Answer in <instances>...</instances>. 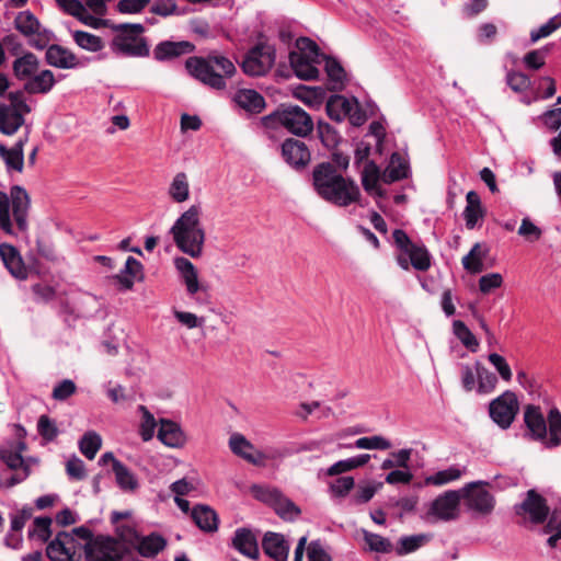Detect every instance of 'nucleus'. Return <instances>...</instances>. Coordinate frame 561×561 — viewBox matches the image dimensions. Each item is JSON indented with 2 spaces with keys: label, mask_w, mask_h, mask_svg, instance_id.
I'll list each match as a JSON object with an SVG mask.
<instances>
[{
  "label": "nucleus",
  "mask_w": 561,
  "mask_h": 561,
  "mask_svg": "<svg viewBox=\"0 0 561 561\" xmlns=\"http://www.w3.org/2000/svg\"><path fill=\"white\" fill-rule=\"evenodd\" d=\"M312 185L322 199L340 207L357 203L360 197L359 187L354 180L343 176L329 161L314 167Z\"/></svg>",
  "instance_id": "1"
},
{
  "label": "nucleus",
  "mask_w": 561,
  "mask_h": 561,
  "mask_svg": "<svg viewBox=\"0 0 561 561\" xmlns=\"http://www.w3.org/2000/svg\"><path fill=\"white\" fill-rule=\"evenodd\" d=\"M523 421L526 436L530 440L540 442L547 448L561 446V412L558 408L549 410L545 416L539 405H524Z\"/></svg>",
  "instance_id": "2"
},
{
  "label": "nucleus",
  "mask_w": 561,
  "mask_h": 561,
  "mask_svg": "<svg viewBox=\"0 0 561 561\" xmlns=\"http://www.w3.org/2000/svg\"><path fill=\"white\" fill-rule=\"evenodd\" d=\"M201 216V206L192 205L175 220L170 229L176 248L193 259H197L203 254L206 239Z\"/></svg>",
  "instance_id": "3"
},
{
  "label": "nucleus",
  "mask_w": 561,
  "mask_h": 561,
  "mask_svg": "<svg viewBox=\"0 0 561 561\" xmlns=\"http://www.w3.org/2000/svg\"><path fill=\"white\" fill-rule=\"evenodd\" d=\"M188 72L205 85L216 90L226 89V78H231L237 69L233 62L221 55L190 57L185 62Z\"/></svg>",
  "instance_id": "4"
},
{
  "label": "nucleus",
  "mask_w": 561,
  "mask_h": 561,
  "mask_svg": "<svg viewBox=\"0 0 561 561\" xmlns=\"http://www.w3.org/2000/svg\"><path fill=\"white\" fill-rule=\"evenodd\" d=\"M12 206V217L18 229L22 232L28 228V211L31 198L25 188L14 185L10 188V194L0 191V228L8 234H13V224L10 214Z\"/></svg>",
  "instance_id": "5"
},
{
  "label": "nucleus",
  "mask_w": 561,
  "mask_h": 561,
  "mask_svg": "<svg viewBox=\"0 0 561 561\" xmlns=\"http://www.w3.org/2000/svg\"><path fill=\"white\" fill-rule=\"evenodd\" d=\"M262 124L267 128L284 127L288 133L305 138L309 136L314 123L310 114L294 104H280L273 113L262 117Z\"/></svg>",
  "instance_id": "6"
},
{
  "label": "nucleus",
  "mask_w": 561,
  "mask_h": 561,
  "mask_svg": "<svg viewBox=\"0 0 561 561\" xmlns=\"http://www.w3.org/2000/svg\"><path fill=\"white\" fill-rule=\"evenodd\" d=\"M113 31L117 34L113 38V49L124 57H147L149 56V46L146 38L139 37L145 32V27L139 23H122L113 25Z\"/></svg>",
  "instance_id": "7"
},
{
  "label": "nucleus",
  "mask_w": 561,
  "mask_h": 561,
  "mask_svg": "<svg viewBox=\"0 0 561 561\" xmlns=\"http://www.w3.org/2000/svg\"><path fill=\"white\" fill-rule=\"evenodd\" d=\"M489 486L490 483L486 481H473L459 490L468 510L480 516H488L493 512L495 497L488 490Z\"/></svg>",
  "instance_id": "8"
},
{
  "label": "nucleus",
  "mask_w": 561,
  "mask_h": 561,
  "mask_svg": "<svg viewBox=\"0 0 561 561\" xmlns=\"http://www.w3.org/2000/svg\"><path fill=\"white\" fill-rule=\"evenodd\" d=\"M275 59V47L265 43H259L245 54L240 66L248 76L262 77L272 69Z\"/></svg>",
  "instance_id": "9"
},
{
  "label": "nucleus",
  "mask_w": 561,
  "mask_h": 561,
  "mask_svg": "<svg viewBox=\"0 0 561 561\" xmlns=\"http://www.w3.org/2000/svg\"><path fill=\"white\" fill-rule=\"evenodd\" d=\"M85 561H122L127 550L121 547L113 536L96 535L91 542H85Z\"/></svg>",
  "instance_id": "10"
},
{
  "label": "nucleus",
  "mask_w": 561,
  "mask_h": 561,
  "mask_svg": "<svg viewBox=\"0 0 561 561\" xmlns=\"http://www.w3.org/2000/svg\"><path fill=\"white\" fill-rule=\"evenodd\" d=\"M519 412V401L515 392L504 391L489 403L491 420L502 430L511 427Z\"/></svg>",
  "instance_id": "11"
},
{
  "label": "nucleus",
  "mask_w": 561,
  "mask_h": 561,
  "mask_svg": "<svg viewBox=\"0 0 561 561\" xmlns=\"http://www.w3.org/2000/svg\"><path fill=\"white\" fill-rule=\"evenodd\" d=\"M460 501L459 490H448L431 503L427 516L440 522L456 520L460 515Z\"/></svg>",
  "instance_id": "12"
},
{
  "label": "nucleus",
  "mask_w": 561,
  "mask_h": 561,
  "mask_svg": "<svg viewBox=\"0 0 561 561\" xmlns=\"http://www.w3.org/2000/svg\"><path fill=\"white\" fill-rule=\"evenodd\" d=\"M282 157L296 171L306 169L311 161V151L300 139L286 138L282 146Z\"/></svg>",
  "instance_id": "13"
},
{
  "label": "nucleus",
  "mask_w": 561,
  "mask_h": 561,
  "mask_svg": "<svg viewBox=\"0 0 561 561\" xmlns=\"http://www.w3.org/2000/svg\"><path fill=\"white\" fill-rule=\"evenodd\" d=\"M77 541L67 531H59L46 548L50 561H79L76 559Z\"/></svg>",
  "instance_id": "14"
},
{
  "label": "nucleus",
  "mask_w": 561,
  "mask_h": 561,
  "mask_svg": "<svg viewBox=\"0 0 561 561\" xmlns=\"http://www.w3.org/2000/svg\"><path fill=\"white\" fill-rule=\"evenodd\" d=\"M549 512L550 508L547 500L536 490L527 491L526 499L516 506V514L529 515L530 522L534 524H542L547 519Z\"/></svg>",
  "instance_id": "15"
},
{
  "label": "nucleus",
  "mask_w": 561,
  "mask_h": 561,
  "mask_svg": "<svg viewBox=\"0 0 561 561\" xmlns=\"http://www.w3.org/2000/svg\"><path fill=\"white\" fill-rule=\"evenodd\" d=\"M231 546L239 553L249 559L256 561L260 558L257 537L251 528H237L231 539Z\"/></svg>",
  "instance_id": "16"
},
{
  "label": "nucleus",
  "mask_w": 561,
  "mask_h": 561,
  "mask_svg": "<svg viewBox=\"0 0 561 561\" xmlns=\"http://www.w3.org/2000/svg\"><path fill=\"white\" fill-rule=\"evenodd\" d=\"M231 451L254 466H264L266 456L241 434H233L229 438Z\"/></svg>",
  "instance_id": "17"
},
{
  "label": "nucleus",
  "mask_w": 561,
  "mask_h": 561,
  "mask_svg": "<svg viewBox=\"0 0 561 561\" xmlns=\"http://www.w3.org/2000/svg\"><path fill=\"white\" fill-rule=\"evenodd\" d=\"M174 266L181 275L185 284L187 294L193 297L198 291H206V286L202 285L198 280L197 270L194 264L184 256L174 259Z\"/></svg>",
  "instance_id": "18"
},
{
  "label": "nucleus",
  "mask_w": 561,
  "mask_h": 561,
  "mask_svg": "<svg viewBox=\"0 0 561 561\" xmlns=\"http://www.w3.org/2000/svg\"><path fill=\"white\" fill-rule=\"evenodd\" d=\"M0 257L12 276L19 279L27 278V270L18 249L9 243L0 244Z\"/></svg>",
  "instance_id": "19"
},
{
  "label": "nucleus",
  "mask_w": 561,
  "mask_h": 561,
  "mask_svg": "<svg viewBox=\"0 0 561 561\" xmlns=\"http://www.w3.org/2000/svg\"><path fill=\"white\" fill-rule=\"evenodd\" d=\"M45 58L48 65L60 69H72L79 65L77 56L58 44H53L47 48Z\"/></svg>",
  "instance_id": "20"
},
{
  "label": "nucleus",
  "mask_w": 561,
  "mask_h": 561,
  "mask_svg": "<svg viewBox=\"0 0 561 561\" xmlns=\"http://www.w3.org/2000/svg\"><path fill=\"white\" fill-rule=\"evenodd\" d=\"M195 46L191 42L181 41V42H171L164 41L159 43L154 50L153 56L159 61H164L168 59L176 58L179 56L190 54L194 51Z\"/></svg>",
  "instance_id": "21"
},
{
  "label": "nucleus",
  "mask_w": 561,
  "mask_h": 561,
  "mask_svg": "<svg viewBox=\"0 0 561 561\" xmlns=\"http://www.w3.org/2000/svg\"><path fill=\"white\" fill-rule=\"evenodd\" d=\"M191 517L195 525L205 533H215L218 530V514L206 504L195 505L191 512Z\"/></svg>",
  "instance_id": "22"
},
{
  "label": "nucleus",
  "mask_w": 561,
  "mask_h": 561,
  "mask_svg": "<svg viewBox=\"0 0 561 561\" xmlns=\"http://www.w3.org/2000/svg\"><path fill=\"white\" fill-rule=\"evenodd\" d=\"M262 548L275 561H287L289 546L283 535L267 531L262 539Z\"/></svg>",
  "instance_id": "23"
},
{
  "label": "nucleus",
  "mask_w": 561,
  "mask_h": 561,
  "mask_svg": "<svg viewBox=\"0 0 561 561\" xmlns=\"http://www.w3.org/2000/svg\"><path fill=\"white\" fill-rule=\"evenodd\" d=\"M289 64L295 75L301 80H314L319 77V70L316 67L319 62H313L309 56L293 50L289 53Z\"/></svg>",
  "instance_id": "24"
},
{
  "label": "nucleus",
  "mask_w": 561,
  "mask_h": 561,
  "mask_svg": "<svg viewBox=\"0 0 561 561\" xmlns=\"http://www.w3.org/2000/svg\"><path fill=\"white\" fill-rule=\"evenodd\" d=\"M56 83L53 71L45 69L36 72L30 80H27L23 90L28 94H47L51 91Z\"/></svg>",
  "instance_id": "25"
},
{
  "label": "nucleus",
  "mask_w": 561,
  "mask_h": 561,
  "mask_svg": "<svg viewBox=\"0 0 561 561\" xmlns=\"http://www.w3.org/2000/svg\"><path fill=\"white\" fill-rule=\"evenodd\" d=\"M24 123V114L13 107H7L4 103H0V131L3 135H14Z\"/></svg>",
  "instance_id": "26"
},
{
  "label": "nucleus",
  "mask_w": 561,
  "mask_h": 561,
  "mask_svg": "<svg viewBox=\"0 0 561 561\" xmlns=\"http://www.w3.org/2000/svg\"><path fill=\"white\" fill-rule=\"evenodd\" d=\"M39 68V59L31 51L24 53L12 64L13 75L18 80H30Z\"/></svg>",
  "instance_id": "27"
},
{
  "label": "nucleus",
  "mask_w": 561,
  "mask_h": 561,
  "mask_svg": "<svg viewBox=\"0 0 561 561\" xmlns=\"http://www.w3.org/2000/svg\"><path fill=\"white\" fill-rule=\"evenodd\" d=\"M158 438L167 446L181 447L185 443V436L180 427L173 421L162 419L158 430Z\"/></svg>",
  "instance_id": "28"
},
{
  "label": "nucleus",
  "mask_w": 561,
  "mask_h": 561,
  "mask_svg": "<svg viewBox=\"0 0 561 561\" xmlns=\"http://www.w3.org/2000/svg\"><path fill=\"white\" fill-rule=\"evenodd\" d=\"M236 103L252 114H259L265 108L264 98L252 89H241L236 93Z\"/></svg>",
  "instance_id": "29"
},
{
  "label": "nucleus",
  "mask_w": 561,
  "mask_h": 561,
  "mask_svg": "<svg viewBox=\"0 0 561 561\" xmlns=\"http://www.w3.org/2000/svg\"><path fill=\"white\" fill-rule=\"evenodd\" d=\"M409 163L399 152H393L390 157V163L386 168L381 180L386 184L407 179L409 176Z\"/></svg>",
  "instance_id": "30"
},
{
  "label": "nucleus",
  "mask_w": 561,
  "mask_h": 561,
  "mask_svg": "<svg viewBox=\"0 0 561 561\" xmlns=\"http://www.w3.org/2000/svg\"><path fill=\"white\" fill-rule=\"evenodd\" d=\"M165 546L167 540L161 535L152 533L145 537L139 535L135 550L144 558H154Z\"/></svg>",
  "instance_id": "31"
},
{
  "label": "nucleus",
  "mask_w": 561,
  "mask_h": 561,
  "mask_svg": "<svg viewBox=\"0 0 561 561\" xmlns=\"http://www.w3.org/2000/svg\"><path fill=\"white\" fill-rule=\"evenodd\" d=\"M467 206L463 210V218L466 227L473 229L479 219H482L485 215V209L482 207L479 194L476 191H469L466 196Z\"/></svg>",
  "instance_id": "32"
},
{
  "label": "nucleus",
  "mask_w": 561,
  "mask_h": 561,
  "mask_svg": "<svg viewBox=\"0 0 561 561\" xmlns=\"http://www.w3.org/2000/svg\"><path fill=\"white\" fill-rule=\"evenodd\" d=\"M324 70L330 81V91H342L345 88L346 72L339 60L332 56H323Z\"/></svg>",
  "instance_id": "33"
},
{
  "label": "nucleus",
  "mask_w": 561,
  "mask_h": 561,
  "mask_svg": "<svg viewBox=\"0 0 561 561\" xmlns=\"http://www.w3.org/2000/svg\"><path fill=\"white\" fill-rule=\"evenodd\" d=\"M115 482L124 493H135L140 484L136 474L123 462L114 463Z\"/></svg>",
  "instance_id": "34"
},
{
  "label": "nucleus",
  "mask_w": 561,
  "mask_h": 561,
  "mask_svg": "<svg viewBox=\"0 0 561 561\" xmlns=\"http://www.w3.org/2000/svg\"><path fill=\"white\" fill-rule=\"evenodd\" d=\"M0 158L3 160L8 172L21 173L23 171L24 153H22L21 145L7 148L3 144H0Z\"/></svg>",
  "instance_id": "35"
},
{
  "label": "nucleus",
  "mask_w": 561,
  "mask_h": 561,
  "mask_svg": "<svg viewBox=\"0 0 561 561\" xmlns=\"http://www.w3.org/2000/svg\"><path fill=\"white\" fill-rule=\"evenodd\" d=\"M352 104L353 101H350L343 95L335 94L331 95L327 101L325 111L331 119L340 123L347 116Z\"/></svg>",
  "instance_id": "36"
},
{
  "label": "nucleus",
  "mask_w": 561,
  "mask_h": 561,
  "mask_svg": "<svg viewBox=\"0 0 561 561\" xmlns=\"http://www.w3.org/2000/svg\"><path fill=\"white\" fill-rule=\"evenodd\" d=\"M488 250L477 242L473 244L467 255L462 257V265L471 274H479L484 271L483 260L486 257Z\"/></svg>",
  "instance_id": "37"
},
{
  "label": "nucleus",
  "mask_w": 561,
  "mask_h": 561,
  "mask_svg": "<svg viewBox=\"0 0 561 561\" xmlns=\"http://www.w3.org/2000/svg\"><path fill=\"white\" fill-rule=\"evenodd\" d=\"M294 96L310 107H318L322 104L325 93L322 88L298 85L294 90Z\"/></svg>",
  "instance_id": "38"
},
{
  "label": "nucleus",
  "mask_w": 561,
  "mask_h": 561,
  "mask_svg": "<svg viewBox=\"0 0 561 561\" xmlns=\"http://www.w3.org/2000/svg\"><path fill=\"white\" fill-rule=\"evenodd\" d=\"M118 545L127 550V556H131L135 550V545L139 539V534L135 527L126 524L117 525L115 527V536Z\"/></svg>",
  "instance_id": "39"
},
{
  "label": "nucleus",
  "mask_w": 561,
  "mask_h": 561,
  "mask_svg": "<svg viewBox=\"0 0 561 561\" xmlns=\"http://www.w3.org/2000/svg\"><path fill=\"white\" fill-rule=\"evenodd\" d=\"M124 273L126 275H117L116 279L125 289L134 287L135 279L142 278V264L133 256H128L125 263Z\"/></svg>",
  "instance_id": "40"
},
{
  "label": "nucleus",
  "mask_w": 561,
  "mask_h": 561,
  "mask_svg": "<svg viewBox=\"0 0 561 561\" xmlns=\"http://www.w3.org/2000/svg\"><path fill=\"white\" fill-rule=\"evenodd\" d=\"M476 374L478 393L488 394L495 390L496 385L499 382L496 375L489 370L480 362H476Z\"/></svg>",
  "instance_id": "41"
},
{
  "label": "nucleus",
  "mask_w": 561,
  "mask_h": 561,
  "mask_svg": "<svg viewBox=\"0 0 561 561\" xmlns=\"http://www.w3.org/2000/svg\"><path fill=\"white\" fill-rule=\"evenodd\" d=\"M14 26L24 36H32L39 34L41 23L31 11H23L16 15Z\"/></svg>",
  "instance_id": "42"
},
{
  "label": "nucleus",
  "mask_w": 561,
  "mask_h": 561,
  "mask_svg": "<svg viewBox=\"0 0 561 561\" xmlns=\"http://www.w3.org/2000/svg\"><path fill=\"white\" fill-rule=\"evenodd\" d=\"M317 134L322 146L328 150L336 149V146L342 139L337 130L332 125L323 121H318Z\"/></svg>",
  "instance_id": "43"
},
{
  "label": "nucleus",
  "mask_w": 561,
  "mask_h": 561,
  "mask_svg": "<svg viewBox=\"0 0 561 561\" xmlns=\"http://www.w3.org/2000/svg\"><path fill=\"white\" fill-rule=\"evenodd\" d=\"M169 194L175 203H183L188 199L190 184L184 172L178 173L169 187Z\"/></svg>",
  "instance_id": "44"
},
{
  "label": "nucleus",
  "mask_w": 561,
  "mask_h": 561,
  "mask_svg": "<svg viewBox=\"0 0 561 561\" xmlns=\"http://www.w3.org/2000/svg\"><path fill=\"white\" fill-rule=\"evenodd\" d=\"M101 446L102 438L93 431L87 432L79 440V449L89 460L94 459Z\"/></svg>",
  "instance_id": "45"
},
{
  "label": "nucleus",
  "mask_w": 561,
  "mask_h": 561,
  "mask_svg": "<svg viewBox=\"0 0 561 561\" xmlns=\"http://www.w3.org/2000/svg\"><path fill=\"white\" fill-rule=\"evenodd\" d=\"M405 254L415 270L425 272L431 267V255L424 245L414 244Z\"/></svg>",
  "instance_id": "46"
},
{
  "label": "nucleus",
  "mask_w": 561,
  "mask_h": 561,
  "mask_svg": "<svg viewBox=\"0 0 561 561\" xmlns=\"http://www.w3.org/2000/svg\"><path fill=\"white\" fill-rule=\"evenodd\" d=\"M453 330L456 337L471 352H477L479 342L473 333L469 330L465 322L461 320H455L453 323Z\"/></svg>",
  "instance_id": "47"
},
{
  "label": "nucleus",
  "mask_w": 561,
  "mask_h": 561,
  "mask_svg": "<svg viewBox=\"0 0 561 561\" xmlns=\"http://www.w3.org/2000/svg\"><path fill=\"white\" fill-rule=\"evenodd\" d=\"M364 541L368 546L369 550L379 553H390L393 551V545L388 538H385L378 534H374L367 530H363Z\"/></svg>",
  "instance_id": "48"
},
{
  "label": "nucleus",
  "mask_w": 561,
  "mask_h": 561,
  "mask_svg": "<svg viewBox=\"0 0 561 561\" xmlns=\"http://www.w3.org/2000/svg\"><path fill=\"white\" fill-rule=\"evenodd\" d=\"M273 506L276 514L283 519H293L301 513L300 508L282 493L274 501Z\"/></svg>",
  "instance_id": "49"
},
{
  "label": "nucleus",
  "mask_w": 561,
  "mask_h": 561,
  "mask_svg": "<svg viewBox=\"0 0 561 561\" xmlns=\"http://www.w3.org/2000/svg\"><path fill=\"white\" fill-rule=\"evenodd\" d=\"M73 39L78 46L89 51H99L104 47L101 37L84 31H76Z\"/></svg>",
  "instance_id": "50"
},
{
  "label": "nucleus",
  "mask_w": 561,
  "mask_h": 561,
  "mask_svg": "<svg viewBox=\"0 0 561 561\" xmlns=\"http://www.w3.org/2000/svg\"><path fill=\"white\" fill-rule=\"evenodd\" d=\"M427 538L425 535H414L400 538L398 546L396 547V553L398 556H404L416 551L421 548Z\"/></svg>",
  "instance_id": "51"
},
{
  "label": "nucleus",
  "mask_w": 561,
  "mask_h": 561,
  "mask_svg": "<svg viewBox=\"0 0 561 561\" xmlns=\"http://www.w3.org/2000/svg\"><path fill=\"white\" fill-rule=\"evenodd\" d=\"M296 47L298 49V54H304L305 56H309L313 60V62H321L323 60V53L320 51L317 43L309 37H299L296 41Z\"/></svg>",
  "instance_id": "52"
},
{
  "label": "nucleus",
  "mask_w": 561,
  "mask_h": 561,
  "mask_svg": "<svg viewBox=\"0 0 561 561\" xmlns=\"http://www.w3.org/2000/svg\"><path fill=\"white\" fill-rule=\"evenodd\" d=\"M380 178L379 167L374 161H367L363 173H362V184L364 190L371 194L373 190L378 185V180Z\"/></svg>",
  "instance_id": "53"
},
{
  "label": "nucleus",
  "mask_w": 561,
  "mask_h": 561,
  "mask_svg": "<svg viewBox=\"0 0 561 561\" xmlns=\"http://www.w3.org/2000/svg\"><path fill=\"white\" fill-rule=\"evenodd\" d=\"M462 476V471L457 467H449L445 470H440L433 476L425 479L426 484L444 485L451 481L458 480Z\"/></svg>",
  "instance_id": "54"
},
{
  "label": "nucleus",
  "mask_w": 561,
  "mask_h": 561,
  "mask_svg": "<svg viewBox=\"0 0 561 561\" xmlns=\"http://www.w3.org/2000/svg\"><path fill=\"white\" fill-rule=\"evenodd\" d=\"M559 27H561V15H554L538 30L531 31L530 39L533 43H536L537 41L551 35Z\"/></svg>",
  "instance_id": "55"
},
{
  "label": "nucleus",
  "mask_w": 561,
  "mask_h": 561,
  "mask_svg": "<svg viewBox=\"0 0 561 561\" xmlns=\"http://www.w3.org/2000/svg\"><path fill=\"white\" fill-rule=\"evenodd\" d=\"M355 447L360 449H379L386 450L391 447L389 440L381 436H369V437H360L355 442Z\"/></svg>",
  "instance_id": "56"
},
{
  "label": "nucleus",
  "mask_w": 561,
  "mask_h": 561,
  "mask_svg": "<svg viewBox=\"0 0 561 561\" xmlns=\"http://www.w3.org/2000/svg\"><path fill=\"white\" fill-rule=\"evenodd\" d=\"M50 525H51L50 517H47V516L36 517L34 519V529L30 530V533H28L30 537H32L36 534L37 537L42 541H44V542L48 541V539L51 536Z\"/></svg>",
  "instance_id": "57"
},
{
  "label": "nucleus",
  "mask_w": 561,
  "mask_h": 561,
  "mask_svg": "<svg viewBox=\"0 0 561 561\" xmlns=\"http://www.w3.org/2000/svg\"><path fill=\"white\" fill-rule=\"evenodd\" d=\"M489 362L494 366L501 378L508 382L512 380L513 374L510 365L507 364L506 359L497 354V353H491L488 356Z\"/></svg>",
  "instance_id": "58"
},
{
  "label": "nucleus",
  "mask_w": 561,
  "mask_h": 561,
  "mask_svg": "<svg viewBox=\"0 0 561 561\" xmlns=\"http://www.w3.org/2000/svg\"><path fill=\"white\" fill-rule=\"evenodd\" d=\"M37 431L39 435L48 440H54L58 435V428L56 424L47 415H41L37 422Z\"/></svg>",
  "instance_id": "59"
},
{
  "label": "nucleus",
  "mask_w": 561,
  "mask_h": 561,
  "mask_svg": "<svg viewBox=\"0 0 561 561\" xmlns=\"http://www.w3.org/2000/svg\"><path fill=\"white\" fill-rule=\"evenodd\" d=\"M508 87L515 92L526 91L530 87V79L523 72L511 71L506 76Z\"/></svg>",
  "instance_id": "60"
},
{
  "label": "nucleus",
  "mask_w": 561,
  "mask_h": 561,
  "mask_svg": "<svg viewBox=\"0 0 561 561\" xmlns=\"http://www.w3.org/2000/svg\"><path fill=\"white\" fill-rule=\"evenodd\" d=\"M0 459L12 470L27 466L19 451L9 448H0Z\"/></svg>",
  "instance_id": "61"
},
{
  "label": "nucleus",
  "mask_w": 561,
  "mask_h": 561,
  "mask_svg": "<svg viewBox=\"0 0 561 561\" xmlns=\"http://www.w3.org/2000/svg\"><path fill=\"white\" fill-rule=\"evenodd\" d=\"M518 234L527 241L534 242L541 238L542 231L529 218H524L519 226Z\"/></svg>",
  "instance_id": "62"
},
{
  "label": "nucleus",
  "mask_w": 561,
  "mask_h": 561,
  "mask_svg": "<svg viewBox=\"0 0 561 561\" xmlns=\"http://www.w3.org/2000/svg\"><path fill=\"white\" fill-rule=\"evenodd\" d=\"M32 293L37 302L47 304L55 299L56 290L48 284L37 283L32 286Z\"/></svg>",
  "instance_id": "63"
},
{
  "label": "nucleus",
  "mask_w": 561,
  "mask_h": 561,
  "mask_svg": "<svg viewBox=\"0 0 561 561\" xmlns=\"http://www.w3.org/2000/svg\"><path fill=\"white\" fill-rule=\"evenodd\" d=\"M503 277L500 273H490L479 279V289L482 294H489L491 290L501 287Z\"/></svg>",
  "instance_id": "64"
}]
</instances>
